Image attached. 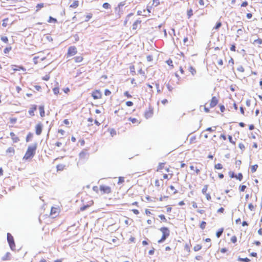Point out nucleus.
Here are the masks:
<instances>
[{
    "label": "nucleus",
    "instance_id": "obj_1",
    "mask_svg": "<svg viewBox=\"0 0 262 262\" xmlns=\"http://www.w3.org/2000/svg\"><path fill=\"white\" fill-rule=\"evenodd\" d=\"M172 173H156V179L154 182L155 186L157 188H161L164 185V181L163 179L159 178L162 177L163 179L169 180L172 178Z\"/></svg>",
    "mask_w": 262,
    "mask_h": 262
},
{
    "label": "nucleus",
    "instance_id": "obj_2",
    "mask_svg": "<svg viewBox=\"0 0 262 262\" xmlns=\"http://www.w3.org/2000/svg\"><path fill=\"white\" fill-rule=\"evenodd\" d=\"M33 60L35 64L38 65L40 68H45L49 64V60L42 54L35 56Z\"/></svg>",
    "mask_w": 262,
    "mask_h": 262
},
{
    "label": "nucleus",
    "instance_id": "obj_3",
    "mask_svg": "<svg viewBox=\"0 0 262 262\" xmlns=\"http://www.w3.org/2000/svg\"><path fill=\"white\" fill-rule=\"evenodd\" d=\"M37 148V143H35L33 144L28 146L26 152H25L23 159L25 161L30 160L34 156L36 150Z\"/></svg>",
    "mask_w": 262,
    "mask_h": 262
},
{
    "label": "nucleus",
    "instance_id": "obj_4",
    "mask_svg": "<svg viewBox=\"0 0 262 262\" xmlns=\"http://www.w3.org/2000/svg\"><path fill=\"white\" fill-rule=\"evenodd\" d=\"M93 190L97 193L100 192L101 194H110L112 192L111 187L105 185H101L99 187L94 186Z\"/></svg>",
    "mask_w": 262,
    "mask_h": 262
},
{
    "label": "nucleus",
    "instance_id": "obj_5",
    "mask_svg": "<svg viewBox=\"0 0 262 262\" xmlns=\"http://www.w3.org/2000/svg\"><path fill=\"white\" fill-rule=\"evenodd\" d=\"M160 231L162 233L161 238L158 241V243L164 242L165 239L169 236L170 231L167 227H163L160 229Z\"/></svg>",
    "mask_w": 262,
    "mask_h": 262
},
{
    "label": "nucleus",
    "instance_id": "obj_6",
    "mask_svg": "<svg viewBox=\"0 0 262 262\" xmlns=\"http://www.w3.org/2000/svg\"><path fill=\"white\" fill-rule=\"evenodd\" d=\"M219 139L221 141L220 146L224 149H229V146L226 144V141L227 140V137L225 134H221L219 137Z\"/></svg>",
    "mask_w": 262,
    "mask_h": 262
},
{
    "label": "nucleus",
    "instance_id": "obj_7",
    "mask_svg": "<svg viewBox=\"0 0 262 262\" xmlns=\"http://www.w3.org/2000/svg\"><path fill=\"white\" fill-rule=\"evenodd\" d=\"M91 96L95 100L100 99L102 97V94L100 90H95L92 92Z\"/></svg>",
    "mask_w": 262,
    "mask_h": 262
},
{
    "label": "nucleus",
    "instance_id": "obj_8",
    "mask_svg": "<svg viewBox=\"0 0 262 262\" xmlns=\"http://www.w3.org/2000/svg\"><path fill=\"white\" fill-rule=\"evenodd\" d=\"M77 53V49L75 46H70L68 50L67 53V57H71Z\"/></svg>",
    "mask_w": 262,
    "mask_h": 262
},
{
    "label": "nucleus",
    "instance_id": "obj_9",
    "mask_svg": "<svg viewBox=\"0 0 262 262\" xmlns=\"http://www.w3.org/2000/svg\"><path fill=\"white\" fill-rule=\"evenodd\" d=\"M7 241L11 249H13L15 247L13 236L10 233H7Z\"/></svg>",
    "mask_w": 262,
    "mask_h": 262
},
{
    "label": "nucleus",
    "instance_id": "obj_10",
    "mask_svg": "<svg viewBox=\"0 0 262 262\" xmlns=\"http://www.w3.org/2000/svg\"><path fill=\"white\" fill-rule=\"evenodd\" d=\"M154 115V108L151 106H149L144 113V116L146 119L151 118Z\"/></svg>",
    "mask_w": 262,
    "mask_h": 262
},
{
    "label": "nucleus",
    "instance_id": "obj_11",
    "mask_svg": "<svg viewBox=\"0 0 262 262\" xmlns=\"http://www.w3.org/2000/svg\"><path fill=\"white\" fill-rule=\"evenodd\" d=\"M219 103V98L216 96L212 97L209 101V107L213 108L215 107Z\"/></svg>",
    "mask_w": 262,
    "mask_h": 262
},
{
    "label": "nucleus",
    "instance_id": "obj_12",
    "mask_svg": "<svg viewBox=\"0 0 262 262\" xmlns=\"http://www.w3.org/2000/svg\"><path fill=\"white\" fill-rule=\"evenodd\" d=\"M257 202V197L256 196H255L254 200H253L252 202L249 203V204H248V208L250 211H254L255 210V209L256 208Z\"/></svg>",
    "mask_w": 262,
    "mask_h": 262
},
{
    "label": "nucleus",
    "instance_id": "obj_13",
    "mask_svg": "<svg viewBox=\"0 0 262 262\" xmlns=\"http://www.w3.org/2000/svg\"><path fill=\"white\" fill-rule=\"evenodd\" d=\"M43 124L41 122L38 123L35 126V134L39 136L41 134Z\"/></svg>",
    "mask_w": 262,
    "mask_h": 262
},
{
    "label": "nucleus",
    "instance_id": "obj_14",
    "mask_svg": "<svg viewBox=\"0 0 262 262\" xmlns=\"http://www.w3.org/2000/svg\"><path fill=\"white\" fill-rule=\"evenodd\" d=\"M10 136L13 143H17L20 141L19 137L14 132H10Z\"/></svg>",
    "mask_w": 262,
    "mask_h": 262
},
{
    "label": "nucleus",
    "instance_id": "obj_15",
    "mask_svg": "<svg viewBox=\"0 0 262 262\" xmlns=\"http://www.w3.org/2000/svg\"><path fill=\"white\" fill-rule=\"evenodd\" d=\"M167 191L170 195L178 193V190L172 185H170L167 188Z\"/></svg>",
    "mask_w": 262,
    "mask_h": 262
},
{
    "label": "nucleus",
    "instance_id": "obj_16",
    "mask_svg": "<svg viewBox=\"0 0 262 262\" xmlns=\"http://www.w3.org/2000/svg\"><path fill=\"white\" fill-rule=\"evenodd\" d=\"M165 163H160L157 168V174L163 173L162 170L165 168Z\"/></svg>",
    "mask_w": 262,
    "mask_h": 262
},
{
    "label": "nucleus",
    "instance_id": "obj_17",
    "mask_svg": "<svg viewBox=\"0 0 262 262\" xmlns=\"http://www.w3.org/2000/svg\"><path fill=\"white\" fill-rule=\"evenodd\" d=\"M197 163L195 165H191L190 166V168L191 170L194 171L196 174H199L201 171V168L198 167L196 166Z\"/></svg>",
    "mask_w": 262,
    "mask_h": 262
},
{
    "label": "nucleus",
    "instance_id": "obj_18",
    "mask_svg": "<svg viewBox=\"0 0 262 262\" xmlns=\"http://www.w3.org/2000/svg\"><path fill=\"white\" fill-rule=\"evenodd\" d=\"M141 20H136L133 25V29L136 30L137 29L140 28L141 27Z\"/></svg>",
    "mask_w": 262,
    "mask_h": 262
},
{
    "label": "nucleus",
    "instance_id": "obj_19",
    "mask_svg": "<svg viewBox=\"0 0 262 262\" xmlns=\"http://www.w3.org/2000/svg\"><path fill=\"white\" fill-rule=\"evenodd\" d=\"M88 154L86 151H82L79 154V159L81 160H84L88 158Z\"/></svg>",
    "mask_w": 262,
    "mask_h": 262
},
{
    "label": "nucleus",
    "instance_id": "obj_20",
    "mask_svg": "<svg viewBox=\"0 0 262 262\" xmlns=\"http://www.w3.org/2000/svg\"><path fill=\"white\" fill-rule=\"evenodd\" d=\"M37 109V106L36 105H32L29 109L28 113L31 116H34V112Z\"/></svg>",
    "mask_w": 262,
    "mask_h": 262
},
{
    "label": "nucleus",
    "instance_id": "obj_21",
    "mask_svg": "<svg viewBox=\"0 0 262 262\" xmlns=\"http://www.w3.org/2000/svg\"><path fill=\"white\" fill-rule=\"evenodd\" d=\"M6 152L9 156H12V155H13L14 154V153H15V149L12 147H9L6 150Z\"/></svg>",
    "mask_w": 262,
    "mask_h": 262
},
{
    "label": "nucleus",
    "instance_id": "obj_22",
    "mask_svg": "<svg viewBox=\"0 0 262 262\" xmlns=\"http://www.w3.org/2000/svg\"><path fill=\"white\" fill-rule=\"evenodd\" d=\"M11 24H12V23H11L9 21V19L8 18H5L3 20L2 26L3 27H6L8 26H10Z\"/></svg>",
    "mask_w": 262,
    "mask_h": 262
},
{
    "label": "nucleus",
    "instance_id": "obj_23",
    "mask_svg": "<svg viewBox=\"0 0 262 262\" xmlns=\"http://www.w3.org/2000/svg\"><path fill=\"white\" fill-rule=\"evenodd\" d=\"M73 59H74L75 62L80 63L83 61V57L82 56L80 55V56H77L74 57Z\"/></svg>",
    "mask_w": 262,
    "mask_h": 262
},
{
    "label": "nucleus",
    "instance_id": "obj_24",
    "mask_svg": "<svg viewBox=\"0 0 262 262\" xmlns=\"http://www.w3.org/2000/svg\"><path fill=\"white\" fill-rule=\"evenodd\" d=\"M39 111L40 115L41 117H44L45 116V108L44 106L40 105L39 106Z\"/></svg>",
    "mask_w": 262,
    "mask_h": 262
},
{
    "label": "nucleus",
    "instance_id": "obj_25",
    "mask_svg": "<svg viewBox=\"0 0 262 262\" xmlns=\"http://www.w3.org/2000/svg\"><path fill=\"white\" fill-rule=\"evenodd\" d=\"M79 6L78 1H74L72 4H70V7L73 9L77 8Z\"/></svg>",
    "mask_w": 262,
    "mask_h": 262
},
{
    "label": "nucleus",
    "instance_id": "obj_26",
    "mask_svg": "<svg viewBox=\"0 0 262 262\" xmlns=\"http://www.w3.org/2000/svg\"><path fill=\"white\" fill-rule=\"evenodd\" d=\"M128 120L130 121L133 124H138L141 122V121L135 118L129 117L128 118Z\"/></svg>",
    "mask_w": 262,
    "mask_h": 262
},
{
    "label": "nucleus",
    "instance_id": "obj_27",
    "mask_svg": "<svg viewBox=\"0 0 262 262\" xmlns=\"http://www.w3.org/2000/svg\"><path fill=\"white\" fill-rule=\"evenodd\" d=\"M224 228H221L220 229H219L216 232V236L217 237V238H219L221 235L222 234H223V232H224Z\"/></svg>",
    "mask_w": 262,
    "mask_h": 262
},
{
    "label": "nucleus",
    "instance_id": "obj_28",
    "mask_svg": "<svg viewBox=\"0 0 262 262\" xmlns=\"http://www.w3.org/2000/svg\"><path fill=\"white\" fill-rule=\"evenodd\" d=\"M10 253L9 252H7L2 258V259L4 261L8 260L10 259Z\"/></svg>",
    "mask_w": 262,
    "mask_h": 262
},
{
    "label": "nucleus",
    "instance_id": "obj_29",
    "mask_svg": "<svg viewBox=\"0 0 262 262\" xmlns=\"http://www.w3.org/2000/svg\"><path fill=\"white\" fill-rule=\"evenodd\" d=\"M228 139L229 142L233 145H235L236 144V140H233L232 136L231 135H228Z\"/></svg>",
    "mask_w": 262,
    "mask_h": 262
},
{
    "label": "nucleus",
    "instance_id": "obj_30",
    "mask_svg": "<svg viewBox=\"0 0 262 262\" xmlns=\"http://www.w3.org/2000/svg\"><path fill=\"white\" fill-rule=\"evenodd\" d=\"M44 7V4L43 3H40L38 4L36 6V12L39 11L41 9L43 8Z\"/></svg>",
    "mask_w": 262,
    "mask_h": 262
},
{
    "label": "nucleus",
    "instance_id": "obj_31",
    "mask_svg": "<svg viewBox=\"0 0 262 262\" xmlns=\"http://www.w3.org/2000/svg\"><path fill=\"white\" fill-rule=\"evenodd\" d=\"M12 50V47L10 46L6 47L4 50L5 54H8Z\"/></svg>",
    "mask_w": 262,
    "mask_h": 262
},
{
    "label": "nucleus",
    "instance_id": "obj_32",
    "mask_svg": "<svg viewBox=\"0 0 262 262\" xmlns=\"http://www.w3.org/2000/svg\"><path fill=\"white\" fill-rule=\"evenodd\" d=\"M1 40L5 43H8L9 42V39L8 37L6 36H1Z\"/></svg>",
    "mask_w": 262,
    "mask_h": 262
},
{
    "label": "nucleus",
    "instance_id": "obj_33",
    "mask_svg": "<svg viewBox=\"0 0 262 262\" xmlns=\"http://www.w3.org/2000/svg\"><path fill=\"white\" fill-rule=\"evenodd\" d=\"M208 188V185H205L202 189V192L204 195L205 194L208 193L207 190Z\"/></svg>",
    "mask_w": 262,
    "mask_h": 262
},
{
    "label": "nucleus",
    "instance_id": "obj_34",
    "mask_svg": "<svg viewBox=\"0 0 262 262\" xmlns=\"http://www.w3.org/2000/svg\"><path fill=\"white\" fill-rule=\"evenodd\" d=\"M237 241V237L235 235H232L230 238V242L232 243L235 244L236 243Z\"/></svg>",
    "mask_w": 262,
    "mask_h": 262
},
{
    "label": "nucleus",
    "instance_id": "obj_35",
    "mask_svg": "<svg viewBox=\"0 0 262 262\" xmlns=\"http://www.w3.org/2000/svg\"><path fill=\"white\" fill-rule=\"evenodd\" d=\"M33 137V134L31 133H29L26 138V141L27 142H29Z\"/></svg>",
    "mask_w": 262,
    "mask_h": 262
},
{
    "label": "nucleus",
    "instance_id": "obj_36",
    "mask_svg": "<svg viewBox=\"0 0 262 262\" xmlns=\"http://www.w3.org/2000/svg\"><path fill=\"white\" fill-rule=\"evenodd\" d=\"M202 245L200 244H197L195 245L193 247V250L194 251H198L202 249Z\"/></svg>",
    "mask_w": 262,
    "mask_h": 262
},
{
    "label": "nucleus",
    "instance_id": "obj_37",
    "mask_svg": "<svg viewBox=\"0 0 262 262\" xmlns=\"http://www.w3.org/2000/svg\"><path fill=\"white\" fill-rule=\"evenodd\" d=\"M257 168H258V165L257 164H255V165H253L252 166H251V171L252 172V173H254L255 172L257 169Z\"/></svg>",
    "mask_w": 262,
    "mask_h": 262
},
{
    "label": "nucleus",
    "instance_id": "obj_38",
    "mask_svg": "<svg viewBox=\"0 0 262 262\" xmlns=\"http://www.w3.org/2000/svg\"><path fill=\"white\" fill-rule=\"evenodd\" d=\"M124 181H125L124 177H119L118 178V181L117 184L118 185H120V184L123 183L124 182Z\"/></svg>",
    "mask_w": 262,
    "mask_h": 262
},
{
    "label": "nucleus",
    "instance_id": "obj_39",
    "mask_svg": "<svg viewBox=\"0 0 262 262\" xmlns=\"http://www.w3.org/2000/svg\"><path fill=\"white\" fill-rule=\"evenodd\" d=\"M189 71L191 73V74L193 75H194L196 73V70L195 69V68H194L192 66H190L189 67Z\"/></svg>",
    "mask_w": 262,
    "mask_h": 262
},
{
    "label": "nucleus",
    "instance_id": "obj_40",
    "mask_svg": "<svg viewBox=\"0 0 262 262\" xmlns=\"http://www.w3.org/2000/svg\"><path fill=\"white\" fill-rule=\"evenodd\" d=\"M235 179L241 181L243 179V175L242 173H238L237 174H236Z\"/></svg>",
    "mask_w": 262,
    "mask_h": 262
},
{
    "label": "nucleus",
    "instance_id": "obj_41",
    "mask_svg": "<svg viewBox=\"0 0 262 262\" xmlns=\"http://www.w3.org/2000/svg\"><path fill=\"white\" fill-rule=\"evenodd\" d=\"M48 22L49 23H56L57 22V20L56 18H53L52 16H50L49 18V19L48 20Z\"/></svg>",
    "mask_w": 262,
    "mask_h": 262
},
{
    "label": "nucleus",
    "instance_id": "obj_42",
    "mask_svg": "<svg viewBox=\"0 0 262 262\" xmlns=\"http://www.w3.org/2000/svg\"><path fill=\"white\" fill-rule=\"evenodd\" d=\"M238 260L239 261H243V262H249L250 261V259H249L247 257L246 258H238Z\"/></svg>",
    "mask_w": 262,
    "mask_h": 262
},
{
    "label": "nucleus",
    "instance_id": "obj_43",
    "mask_svg": "<svg viewBox=\"0 0 262 262\" xmlns=\"http://www.w3.org/2000/svg\"><path fill=\"white\" fill-rule=\"evenodd\" d=\"M108 131L112 137H113L116 135V131L113 128L109 129Z\"/></svg>",
    "mask_w": 262,
    "mask_h": 262
},
{
    "label": "nucleus",
    "instance_id": "obj_44",
    "mask_svg": "<svg viewBox=\"0 0 262 262\" xmlns=\"http://www.w3.org/2000/svg\"><path fill=\"white\" fill-rule=\"evenodd\" d=\"M228 64L231 66L232 69H234V61L232 58H231L229 59V60L228 61Z\"/></svg>",
    "mask_w": 262,
    "mask_h": 262
},
{
    "label": "nucleus",
    "instance_id": "obj_45",
    "mask_svg": "<svg viewBox=\"0 0 262 262\" xmlns=\"http://www.w3.org/2000/svg\"><path fill=\"white\" fill-rule=\"evenodd\" d=\"M53 92L55 95H58L59 94V88L58 87H55L53 88Z\"/></svg>",
    "mask_w": 262,
    "mask_h": 262
},
{
    "label": "nucleus",
    "instance_id": "obj_46",
    "mask_svg": "<svg viewBox=\"0 0 262 262\" xmlns=\"http://www.w3.org/2000/svg\"><path fill=\"white\" fill-rule=\"evenodd\" d=\"M223 166L221 163H217L214 165V168L216 169H222Z\"/></svg>",
    "mask_w": 262,
    "mask_h": 262
},
{
    "label": "nucleus",
    "instance_id": "obj_47",
    "mask_svg": "<svg viewBox=\"0 0 262 262\" xmlns=\"http://www.w3.org/2000/svg\"><path fill=\"white\" fill-rule=\"evenodd\" d=\"M232 108H234V111H236L237 110V106L235 102H233L232 106H230L229 107V111H232Z\"/></svg>",
    "mask_w": 262,
    "mask_h": 262
},
{
    "label": "nucleus",
    "instance_id": "obj_48",
    "mask_svg": "<svg viewBox=\"0 0 262 262\" xmlns=\"http://www.w3.org/2000/svg\"><path fill=\"white\" fill-rule=\"evenodd\" d=\"M206 226V222L205 221H202L200 225V227L202 229L204 230Z\"/></svg>",
    "mask_w": 262,
    "mask_h": 262
},
{
    "label": "nucleus",
    "instance_id": "obj_49",
    "mask_svg": "<svg viewBox=\"0 0 262 262\" xmlns=\"http://www.w3.org/2000/svg\"><path fill=\"white\" fill-rule=\"evenodd\" d=\"M246 188H247V186L246 185H240L239 186V190L240 192H244V191H245Z\"/></svg>",
    "mask_w": 262,
    "mask_h": 262
},
{
    "label": "nucleus",
    "instance_id": "obj_50",
    "mask_svg": "<svg viewBox=\"0 0 262 262\" xmlns=\"http://www.w3.org/2000/svg\"><path fill=\"white\" fill-rule=\"evenodd\" d=\"M159 217L160 219V220L164 222H167V220L165 216L163 214H160L159 215Z\"/></svg>",
    "mask_w": 262,
    "mask_h": 262
},
{
    "label": "nucleus",
    "instance_id": "obj_51",
    "mask_svg": "<svg viewBox=\"0 0 262 262\" xmlns=\"http://www.w3.org/2000/svg\"><path fill=\"white\" fill-rule=\"evenodd\" d=\"M152 6L156 7L160 5L159 0H152Z\"/></svg>",
    "mask_w": 262,
    "mask_h": 262
},
{
    "label": "nucleus",
    "instance_id": "obj_52",
    "mask_svg": "<svg viewBox=\"0 0 262 262\" xmlns=\"http://www.w3.org/2000/svg\"><path fill=\"white\" fill-rule=\"evenodd\" d=\"M102 6H103V8L105 9H109L111 8V6L108 3H104L103 4Z\"/></svg>",
    "mask_w": 262,
    "mask_h": 262
},
{
    "label": "nucleus",
    "instance_id": "obj_53",
    "mask_svg": "<svg viewBox=\"0 0 262 262\" xmlns=\"http://www.w3.org/2000/svg\"><path fill=\"white\" fill-rule=\"evenodd\" d=\"M222 23L221 21L217 22L214 27V29L215 30L219 29L222 26Z\"/></svg>",
    "mask_w": 262,
    "mask_h": 262
},
{
    "label": "nucleus",
    "instance_id": "obj_54",
    "mask_svg": "<svg viewBox=\"0 0 262 262\" xmlns=\"http://www.w3.org/2000/svg\"><path fill=\"white\" fill-rule=\"evenodd\" d=\"M17 120V119L16 118H11L10 119V122L12 124H15Z\"/></svg>",
    "mask_w": 262,
    "mask_h": 262
},
{
    "label": "nucleus",
    "instance_id": "obj_55",
    "mask_svg": "<svg viewBox=\"0 0 262 262\" xmlns=\"http://www.w3.org/2000/svg\"><path fill=\"white\" fill-rule=\"evenodd\" d=\"M124 96H125L127 98H132V95H130L128 91H125L124 93Z\"/></svg>",
    "mask_w": 262,
    "mask_h": 262
},
{
    "label": "nucleus",
    "instance_id": "obj_56",
    "mask_svg": "<svg viewBox=\"0 0 262 262\" xmlns=\"http://www.w3.org/2000/svg\"><path fill=\"white\" fill-rule=\"evenodd\" d=\"M204 195H205L206 199L207 201H210L211 200V196L209 193L208 192V193L205 194Z\"/></svg>",
    "mask_w": 262,
    "mask_h": 262
},
{
    "label": "nucleus",
    "instance_id": "obj_57",
    "mask_svg": "<svg viewBox=\"0 0 262 262\" xmlns=\"http://www.w3.org/2000/svg\"><path fill=\"white\" fill-rule=\"evenodd\" d=\"M15 67L16 68L15 69H13L14 71H20V70L25 71L26 70V69L23 67H20V66H15Z\"/></svg>",
    "mask_w": 262,
    "mask_h": 262
},
{
    "label": "nucleus",
    "instance_id": "obj_58",
    "mask_svg": "<svg viewBox=\"0 0 262 262\" xmlns=\"http://www.w3.org/2000/svg\"><path fill=\"white\" fill-rule=\"evenodd\" d=\"M93 14L92 13H89L85 16V21H89L92 17Z\"/></svg>",
    "mask_w": 262,
    "mask_h": 262
},
{
    "label": "nucleus",
    "instance_id": "obj_59",
    "mask_svg": "<svg viewBox=\"0 0 262 262\" xmlns=\"http://www.w3.org/2000/svg\"><path fill=\"white\" fill-rule=\"evenodd\" d=\"M192 15H193L192 10L191 9H190L189 10H188V11H187L188 17V18L191 17L192 16Z\"/></svg>",
    "mask_w": 262,
    "mask_h": 262
},
{
    "label": "nucleus",
    "instance_id": "obj_60",
    "mask_svg": "<svg viewBox=\"0 0 262 262\" xmlns=\"http://www.w3.org/2000/svg\"><path fill=\"white\" fill-rule=\"evenodd\" d=\"M50 78L49 74H47L45 76L42 77V79L45 81H48Z\"/></svg>",
    "mask_w": 262,
    "mask_h": 262
},
{
    "label": "nucleus",
    "instance_id": "obj_61",
    "mask_svg": "<svg viewBox=\"0 0 262 262\" xmlns=\"http://www.w3.org/2000/svg\"><path fill=\"white\" fill-rule=\"evenodd\" d=\"M237 70L238 72H241V73H243L245 71V69H244V67L242 66H239L237 68Z\"/></svg>",
    "mask_w": 262,
    "mask_h": 262
},
{
    "label": "nucleus",
    "instance_id": "obj_62",
    "mask_svg": "<svg viewBox=\"0 0 262 262\" xmlns=\"http://www.w3.org/2000/svg\"><path fill=\"white\" fill-rule=\"evenodd\" d=\"M228 251V250L226 248H222L220 250V252L222 254L227 253Z\"/></svg>",
    "mask_w": 262,
    "mask_h": 262
},
{
    "label": "nucleus",
    "instance_id": "obj_63",
    "mask_svg": "<svg viewBox=\"0 0 262 262\" xmlns=\"http://www.w3.org/2000/svg\"><path fill=\"white\" fill-rule=\"evenodd\" d=\"M254 42L257 43L258 45H261V44H262V39L258 38L257 39H255L254 40Z\"/></svg>",
    "mask_w": 262,
    "mask_h": 262
},
{
    "label": "nucleus",
    "instance_id": "obj_64",
    "mask_svg": "<svg viewBox=\"0 0 262 262\" xmlns=\"http://www.w3.org/2000/svg\"><path fill=\"white\" fill-rule=\"evenodd\" d=\"M219 107H220V111L222 113H224L225 111V106L223 104H220L219 105Z\"/></svg>",
    "mask_w": 262,
    "mask_h": 262
}]
</instances>
